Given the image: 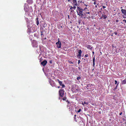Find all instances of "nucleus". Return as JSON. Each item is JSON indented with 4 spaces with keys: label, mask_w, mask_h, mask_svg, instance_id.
Instances as JSON below:
<instances>
[{
    "label": "nucleus",
    "mask_w": 126,
    "mask_h": 126,
    "mask_svg": "<svg viewBox=\"0 0 126 126\" xmlns=\"http://www.w3.org/2000/svg\"><path fill=\"white\" fill-rule=\"evenodd\" d=\"M27 2L29 4H32V0H27Z\"/></svg>",
    "instance_id": "nucleus-14"
},
{
    "label": "nucleus",
    "mask_w": 126,
    "mask_h": 126,
    "mask_svg": "<svg viewBox=\"0 0 126 126\" xmlns=\"http://www.w3.org/2000/svg\"><path fill=\"white\" fill-rule=\"evenodd\" d=\"M119 84V82H118V83H117V85L116 86V87L115 88H114V90H116V89H117V87L118 86V84Z\"/></svg>",
    "instance_id": "nucleus-25"
},
{
    "label": "nucleus",
    "mask_w": 126,
    "mask_h": 126,
    "mask_svg": "<svg viewBox=\"0 0 126 126\" xmlns=\"http://www.w3.org/2000/svg\"><path fill=\"white\" fill-rule=\"evenodd\" d=\"M78 0V2L79 3H82V0Z\"/></svg>",
    "instance_id": "nucleus-24"
},
{
    "label": "nucleus",
    "mask_w": 126,
    "mask_h": 126,
    "mask_svg": "<svg viewBox=\"0 0 126 126\" xmlns=\"http://www.w3.org/2000/svg\"><path fill=\"white\" fill-rule=\"evenodd\" d=\"M94 5H95V4H96V2H94Z\"/></svg>",
    "instance_id": "nucleus-41"
},
{
    "label": "nucleus",
    "mask_w": 126,
    "mask_h": 126,
    "mask_svg": "<svg viewBox=\"0 0 126 126\" xmlns=\"http://www.w3.org/2000/svg\"><path fill=\"white\" fill-rule=\"evenodd\" d=\"M68 19H69V15H68Z\"/></svg>",
    "instance_id": "nucleus-44"
},
{
    "label": "nucleus",
    "mask_w": 126,
    "mask_h": 126,
    "mask_svg": "<svg viewBox=\"0 0 126 126\" xmlns=\"http://www.w3.org/2000/svg\"><path fill=\"white\" fill-rule=\"evenodd\" d=\"M59 83L60 86L62 87L63 88H64L65 87V85L63 84V82L62 81H59Z\"/></svg>",
    "instance_id": "nucleus-12"
},
{
    "label": "nucleus",
    "mask_w": 126,
    "mask_h": 126,
    "mask_svg": "<svg viewBox=\"0 0 126 126\" xmlns=\"http://www.w3.org/2000/svg\"><path fill=\"white\" fill-rule=\"evenodd\" d=\"M122 8V7H121V8Z\"/></svg>",
    "instance_id": "nucleus-56"
},
{
    "label": "nucleus",
    "mask_w": 126,
    "mask_h": 126,
    "mask_svg": "<svg viewBox=\"0 0 126 126\" xmlns=\"http://www.w3.org/2000/svg\"><path fill=\"white\" fill-rule=\"evenodd\" d=\"M47 63L46 60H44L41 63V64L43 66H45Z\"/></svg>",
    "instance_id": "nucleus-8"
},
{
    "label": "nucleus",
    "mask_w": 126,
    "mask_h": 126,
    "mask_svg": "<svg viewBox=\"0 0 126 126\" xmlns=\"http://www.w3.org/2000/svg\"><path fill=\"white\" fill-rule=\"evenodd\" d=\"M84 5L85 6H87V5L86 4H84Z\"/></svg>",
    "instance_id": "nucleus-47"
},
{
    "label": "nucleus",
    "mask_w": 126,
    "mask_h": 126,
    "mask_svg": "<svg viewBox=\"0 0 126 126\" xmlns=\"http://www.w3.org/2000/svg\"><path fill=\"white\" fill-rule=\"evenodd\" d=\"M87 7H86L85 8H84L83 10L84 11H85L86 10H87Z\"/></svg>",
    "instance_id": "nucleus-29"
},
{
    "label": "nucleus",
    "mask_w": 126,
    "mask_h": 126,
    "mask_svg": "<svg viewBox=\"0 0 126 126\" xmlns=\"http://www.w3.org/2000/svg\"><path fill=\"white\" fill-rule=\"evenodd\" d=\"M97 6V5H96V6H95V7H96V8Z\"/></svg>",
    "instance_id": "nucleus-51"
},
{
    "label": "nucleus",
    "mask_w": 126,
    "mask_h": 126,
    "mask_svg": "<svg viewBox=\"0 0 126 126\" xmlns=\"http://www.w3.org/2000/svg\"><path fill=\"white\" fill-rule=\"evenodd\" d=\"M71 0H68V1L69 2H70L71 3H72V2H71Z\"/></svg>",
    "instance_id": "nucleus-33"
},
{
    "label": "nucleus",
    "mask_w": 126,
    "mask_h": 126,
    "mask_svg": "<svg viewBox=\"0 0 126 126\" xmlns=\"http://www.w3.org/2000/svg\"><path fill=\"white\" fill-rule=\"evenodd\" d=\"M80 60H79L78 61V63L79 64L80 63Z\"/></svg>",
    "instance_id": "nucleus-36"
},
{
    "label": "nucleus",
    "mask_w": 126,
    "mask_h": 126,
    "mask_svg": "<svg viewBox=\"0 0 126 126\" xmlns=\"http://www.w3.org/2000/svg\"><path fill=\"white\" fill-rule=\"evenodd\" d=\"M52 63V60H50L49 61V63Z\"/></svg>",
    "instance_id": "nucleus-34"
},
{
    "label": "nucleus",
    "mask_w": 126,
    "mask_h": 126,
    "mask_svg": "<svg viewBox=\"0 0 126 126\" xmlns=\"http://www.w3.org/2000/svg\"><path fill=\"white\" fill-rule=\"evenodd\" d=\"M57 79V81H58V83H59V81H60V80H59V79Z\"/></svg>",
    "instance_id": "nucleus-39"
},
{
    "label": "nucleus",
    "mask_w": 126,
    "mask_h": 126,
    "mask_svg": "<svg viewBox=\"0 0 126 126\" xmlns=\"http://www.w3.org/2000/svg\"><path fill=\"white\" fill-rule=\"evenodd\" d=\"M69 7H70V10H71L72 9H73L74 10H75L76 8V7L74 6H73V7L72 6H70Z\"/></svg>",
    "instance_id": "nucleus-13"
},
{
    "label": "nucleus",
    "mask_w": 126,
    "mask_h": 126,
    "mask_svg": "<svg viewBox=\"0 0 126 126\" xmlns=\"http://www.w3.org/2000/svg\"><path fill=\"white\" fill-rule=\"evenodd\" d=\"M50 85L52 87H55L56 86V85L55 84L54 81H52L50 82Z\"/></svg>",
    "instance_id": "nucleus-9"
},
{
    "label": "nucleus",
    "mask_w": 126,
    "mask_h": 126,
    "mask_svg": "<svg viewBox=\"0 0 126 126\" xmlns=\"http://www.w3.org/2000/svg\"><path fill=\"white\" fill-rule=\"evenodd\" d=\"M41 36H42L43 35V33H42L43 32L41 31Z\"/></svg>",
    "instance_id": "nucleus-40"
},
{
    "label": "nucleus",
    "mask_w": 126,
    "mask_h": 126,
    "mask_svg": "<svg viewBox=\"0 0 126 126\" xmlns=\"http://www.w3.org/2000/svg\"><path fill=\"white\" fill-rule=\"evenodd\" d=\"M102 7H103V8L104 9L106 7L104 6H102Z\"/></svg>",
    "instance_id": "nucleus-37"
},
{
    "label": "nucleus",
    "mask_w": 126,
    "mask_h": 126,
    "mask_svg": "<svg viewBox=\"0 0 126 126\" xmlns=\"http://www.w3.org/2000/svg\"><path fill=\"white\" fill-rule=\"evenodd\" d=\"M46 39V38H45V39Z\"/></svg>",
    "instance_id": "nucleus-55"
},
{
    "label": "nucleus",
    "mask_w": 126,
    "mask_h": 126,
    "mask_svg": "<svg viewBox=\"0 0 126 126\" xmlns=\"http://www.w3.org/2000/svg\"><path fill=\"white\" fill-rule=\"evenodd\" d=\"M89 104V102H84V103L82 102V104L83 105H84V104H85L86 105H88Z\"/></svg>",
    "instance_id": "nucleus-20"
},
{
    "label": "nucleus",
    "mask_w": 126,
    "mask_h": 126,
    "mask_svg": "<svg viewBox=\"0 0 126 126\" xmlns=\"http://www.w3.org/2000/svg\"><path fill=\"white\" fill-rule=\"evenodd\" d=\"M114 81L115 82V84H116L117 83V81L116 80H115Z\"/></svg>",
    "instance_id": "nucleus-35"
},
{
    "label": "nucleus",
    "mask_w": 126,
    "mask_h": 126,
    "mask_svg": "<svg viewBox=\"0 0 126 126\" xmlns=\"http://www.w3.org/2000/svg\"><path fill=\"white\" fill-rule=\"evenodd\" d=\"M102 17H103L104 19H106L107 17L106 15H102Z\"/></svg>",
    "instance_id": "nucleus-22"
},
{
    "label": "nucleus",
    "mask_w": 126,
    "mask_h": 126,
    "mask_svg": "<svg viewBox=\"0 0 126 126\" xmlns=\"http://www.w3.org/2000/svg\"><path fill=\"white\" fill-rule=\"evenodd\" d=\"M80 89L78 86L76 84H74L72 87L71 90L73 92L77 93L80 90Z\"/></svg>",
    "instance_id": "nucleus-1"
},
{
    "label": "nucleus",
    "mask_w": 126,
    "mask_h": 126,
    "mask_svg": "<svg viewBox=\"0 0 126 126\" xmlns=\"http://www.w3.org/2000/svg\"><path fill=\"white\" fill-rule=\"evenodd\" d=\"M82 53V51L81 49H79L78 50L79 54L78 55V57H79V58H80L81 56V54Z\"/></svg>",
    "instance_id": "nucleus-10"
},
{
    "label": "nucleus",
    "mask_w": 126,
    "mask_h": 126,
    "mask_svg": "<svg viewBox=\"0 0 126 126\" xmlns=\"http://www.w3.org/2000/svg\"><path fill=\"white\" fill-rule=\"evenodd\" d=\"M93 1H94V2H96V0H93Z\"/></svg>",
    "instance_id": "nucleus-46"
},
{
    "label": "nucleus",
    "mask_w": 126,
    "mask_h": 126,
    "mask_svg": "<svg viewBox=\"0 0 126 126\" xmlns=\"http://www.w3.org/2000/svg\"><path fill=\"white\" fill-rule=\"evenodd\" d=\"M32 47H38L37 42L35 40H33L32 43Z\"/></svg>",
    "instance_id": "nucleus-4"
},
{
    "label": "nucleus",
    "mask_w": 126,
    "mask_h": 126,
    "mask_svg": "<svg viewBox=\"0 0 126 126\" xmlns=\"http://www.w3.org/2000/svg\"><path fill=\"white\" fill-rule=\"evenodd\" d=\"M87 48L89 49L92 50V47H91V46L90 45H88L87 46Z\"/></svg>",
    "instance_id": "nucleus-15"
},
{
    "label": "nucleus",
    "mask_w": 126,
    "mask_h": 126,
    "mask_svg": "<svg viewBox=\"0 0 126 126\" xmlns=\"http://www.w3.org/2000/svg\"><path fill=\"white\" fill-rule=\"evenodd\" d=\"M57 47L59 48H61V41L59 40V39H58V41L56 43Z\"/></svg>",
    "instance_id": "nucleus-7"
},
{
    "label": "nucleus",
    "mask_w": 126,
    "mask_h": 126,
    "mask_svg": "<svg viewBox=\"0 0 126 126\" xmlns=\"http://www.w3.org/2000/svg\"><path fill=\"white\" fill-rule=\"evenodd\" d=\"M121 11L122 13L124 14V15L126 16V10L125 9H122Z\"/></svg>",
    "instance_id": "nucleus-11"
},
{
    "label": "nucleus",
    "mask_w": 126,
    "mask_h": 126,
    "mask_svg": "<svg viewBox=\"0 0 126 126\" xmlns=\"http://www.w3.org/2000/svg\"><path fill=\"white\" fill-rule=\"evenodd\" d=\"M81 79V77H78L77 78V80H79Z\"/></svg>",
    "instance_id": "nucleus-27"
},
{
    "label": "nucleus",
    "mask_w": 126,
    "mask_h": 126,
    "mask_svg": "<svg viewBox=\"0 0 126 126\" xmlns=\"http://www.w3.org/2000/svg\"><path fill=\"white\" fill-rule=\"evenodd\" d=\"M71 2H72L71 3L75 7L77 6H77H79L76 0H72Z\"/></svg>",
    "instance_id": "nucleus-5"
},
{
    "label": "nucleus",
    "mask_w": 126,
    "mask_h": 126,
    "mask_svg": "<svg viewBox=\"0 0 126 126\" xmlns=\"http://www.w3.org/2000/svg\"><path fill=\"white\" fill-rule=\"evenodd\" d=\"M123 21H125V23H126V20H123Z\"/></svg>",
    "instance_id": "nucleus-42"
},
{
    "label": "nucleus",
    "mask_w": 126,
    "mask_h": 126,
    "mask_svg": "<svg viewBox=\"0 0 126 126\" xmlns=\"http://www.w3.org/2000/svg\"><path fill=\"white\" fill-rule=\"evenodd\" d=\"M126 83V81L124 79L121 82V84H125Z\"/></svg>",
    "instance_id": "nucleus-17"
},
{
    "label": "nucleus",
    "mask_w": 126,
    "mask_h": 126,
    "mask_svg": "<svg viewBox=\"0 0 126 126\" xmlns=\"http://www.w3.org/2000/svg\"><path fill=\"white\" fill-rule=\"evenodd\" d=\"M59 99H60V97L59 98Z\"/></svg>",
    "instance_id": "nucleus-57"
},
{
    "label": "nucleus",
    "mask_w": 126,
    "mask_h": 126,
    "mask_svg": "<svg viewBox=\"0 0 126 126\" xmlns=\"http://www.w3.org/2000/svg\"><path fill=\"white\" fill-rule=\"evenodd\" d=\"M95 58H94V57L93 58V66H94V65H95V63H94V62H95Z\"/></svg>",
    "instance_id": "nucleus-19"
},
{
    "label": "nucleus",
    "mask_w": 126,
    "mask_h": 126,
    "mask_svg": "<svg viewBox=\"0 0 126 126\" xmlns=\"http://www.w3.org/2000/svg\"><path fill=\"white\" fill-rule=\"evenodd\" d=\"M60 87V86H58V87H57V88H59Z\"/></svg>",
    "instance_id": "nucleus-49"
},
{
    "label": "nucleus",
    "mask_w": 126,
    "mask_h": 126,
    "mask_svg": "<svg viewBox=\"0 0 126 126\" xmlns=\"http://www.w3.org/2000/svg\"><path fill=\"white\" fill-rule=\"evenodd\" d=\"M89 89L88 88H87V89Z\"/></svg>",
    "instance_id": "nucleus-54"
},
{
    "label": "nucleus",
    "mask_w": 126,
    "mask_h": 126,
    "mask_svg": "<svg viewBox=\"0 0 126 126\" xmlns=\"http://www.w3.org/2000/svg\"><path fill=\"white\" fill-rule=\"evenodd\" d=\"M27 31L29 32H31V30H30V29H28L27 30Z\"/></svg>",
    "instance_id": "nucleus-28"
},
{
    "label": "nucleus",
    "mask_w": 126,
    "mask_h": 126,
    "mask_svg": "<svg viewBox=\"0 0 126 126\" xmlns=\"http://www.w3.org/2000/svg\"><path fill=\"white\" fill-rule=\"evenodd\" d=\"M122 112H121L119 114V115H121L122 114Z\"/></svg>",
    "instance_id": "nucleus-45"
},
{
    "label": "nucleus",
    "mask_w": 126,
    "mask_h": 126,
    "mask_svg": "<svg viewBox=\"0 0 126 126\" xmlns=\"http://www.w3.org/2000/svg\"><path fill=\"white\" fill-rule=\"evenodd\" d=\"M88 56V55L87 54H86L85 55V57H87Z\"/></svg>",
    "instance_id": "nucleus-31"
},
{
    "label": "nucleus",
    "mask_w": 126,
    "mask_h": 126,
    "mask_svg": "<svg viewBox=\"0 0 126 126\" xmlns=\"http://www.w3.org/2000/svg\"><path fill=\"white\" fill-rule=\"evenodd\" d=\"M125 79L126 81V78Z\"/></svg>",
    "instance_id": "nucleus-52"
},
{
    "label": "nucleus",
    "mask_w": 126,
    "mask_h": 126,
    "mask_svg": "<svg viewBox=\"0 0 126 126\" xmlns=\"http://www.w3.org/2000/svg\"><path fill=\"white\" fill-rule=\"evenodd\" d=\"M119 21L118 20H116V22H118Z\"/></svg>",
    "instance_id": "nucleus-43"
},
{
    "label": "nucleus",
    "mask_w": 126,
    "mask_h": 126,
    "mask_svg": "<svg viewBox=\"0 0 126 126\" xmlns=\"http://www.w3.org/2000/svg\"><path fill=\"white\" fill-rule=\"evenodd\" d=\"M114 33L115 35H116L117 34V32H114Z\"/></svg>",
    "instance_id": "nucleus-32"
},
{
    "label": "nucleus",
    "mask_w": 126,
    "mask_h": 126,
    "mask_svg": "<svg viewBox=\"0 0 126 126\" xmlns=\"http://www.w3.org/2000/svg\"><path fill=\"white\" fill-rule=\"evenodd\" d=\"M123 17L124 18H126V16H123Z\"/></svg>",
    "instance_id": "nucleus-50"
},
{
    "label": "nucleus",
    "mask_w": 126,
    "mask_h": 126,
    "mask_svg": "<svg viewBox=\"0 0 126 126\" xmlns=\"http://www.w3.org/2000/svg\"><path fill=\"white\" fill-rule=\"evenodd\" d=\"M81 110V109H79V110L77 112L78 113L79 112H80Z\"/></svg>",
    "instance_id": "nucleus-30"
},
{
    "label": "nucleus",
    "mask_w": 126,
    "mask_h": 126,
    "mask_svg": "<svg viewBox=\"0 0 126 126\" xmlns=\"http://www.w3.org/2000/svg\"><path fill=\"white\" fill-rule=\"evenodd\" d=\"M92 53H93V54H94V51H93V52H92Z\"/></svg>",
    "instance_id": "nucleus-48"
},
{
    "label": "nucleus",
    "mask_w": 126,
    "mask_h": 126,
    "mask_svg": "<svg viewBox=\"0 0 126 126\" xmlns=\"http://www.w3.org/2000/svg\"><path fill=\"white\" fill-rule=\"evenodd\" d=\"M38 18L37 17L36 18V24L37 26L39 24V21H38Z\"/></svg>",
    "instance_id": "nucleus-18"
},
{
    "label": "nucleus",
    "mask_w": 126,
    "mask_h": 126,
    "mask_svg": "<svg viewBox=\"0 0 126 126\" xmlns=\"http://www.w3.org/2000/svg\"><path fill=\"white\" fill-rule=\"evenodd\" d=\"M76 115L75 114V115H74V120L76 122H77V121L78 120V119H79V118H78V117H77V118H78V119H77V118L76 117Z\"/></svg>",
    "instance_id": "nucleus-16"
},
{
    "label": "nucleus",
    "mask_w": 126,
    "mask_h": 126,
    "mask_svg": "<svg viewBox=\"0 0 126 126\" xmlns=\"http://www.w3.org/2000/svg\"><path fill=\"white\" fill-rule=\"evenodd\" d=\"M66 99L67 97L66 96L62 98V99L63 100H66Z\"/></svg>",
    "instance_id": "nucleus-23"
},
{
    "label": "nucleus",
    "mask_w": 126,
    "mask_h": 126,
    "mask_svg": "<svg viewBox=\"0 0 126 126\" xmlns=\"http://www.w3.org/2000/svg\"><path fill=\"white\" fill-rule=\"evenodd\" d=\"M92 85V84H89L87 85V86H86V87H91V86Z\"/></svg>",
    "instance_id": "nucleus-21"
},
{
    "label": "nucleus",
    "mask_w": 126,
    "mask_h": 126,
    "mask_svg": "<svg viewBox=\"0 0 126 126\" xmlns=\"http://www.w3.org/2000/svg\"><path fill=\"white\" fill-rule=\"evenodd\" d=\"M66 102L68 103H70L69 101L68 100H66Z\"/></svg>",
    "instance_id": "nucleus-38"
},
{
    "label": "nucleus",
    "mask_w": 126,
    "mask_h": 126,
    "mask_svg": "<svg viewBox=\"0 0 126 126\" xmlns=\"http://www.w3.org/2000/svg\"><path fill=\"white\" fill-rule=\"evenodd\" d=\"M78 68H79V69H80V68L79 67H78Z\"/></svg>",
    "instance_id": "nucleus-53"
},
{
    "label": "nucleus",
    "mask_w": 126,
    "mask_h": 126,
    "mask_svg": "<svg viewBox=\"0 0 126 126\" xmlns=\"http://www.w3.org/2000/svg\"><path fill=\"white\" fill-rule=\"evenodd\" d=\"M68 62L70 64H73V63L72 62L69 61H68Z\"/></svg>",
    "instance_id": "nucleus-26"
},
{
    "label": "nucleus",
    "mask_w": 126,
    "mask_h": 126,
    "mask_svg": "<svg viewBox=\"0 0 126 126\" xmlns=\"http://www.w3.org/2000/svg\"><path fill=\"white\" fill-rule=\"evenodd\" d=\"M77 13L78 15H79V16L82 17L83 15V10L79 6H77Z\"/></svg>",
    "instance_id": "nucleus-2"
},
{
    "label": "nucleus",
    "mask_w": 126,
    "mask_h": 126,
    "mask_svg": "<svg viewBox=\"0 0 126 126\" xmlns=\"http://www.w3.org/2000/svg\"><path fill=\"white\" fill-rule=\"evenodd\" d=\"M89 10H87L85 11H84L83 13L84 15L87 18H90V13L89 11Z\"/></svg>",
    "instance_id": "nucleus-3"
},
{
    "label": "nucleus",
    "mask_w": 126,
    "mask_h": 126,
    "mask_svg": "<svg viewBox=\"0 0 126 126\" xmlns=\"http://www.w3.org/2000/svg\"><path fill=\"white\" fill-rule=\"evenodd\" d=\"M64 91L63 89H61L59 91V95L61 97H63Z\"/></svg>",
    "instance_id": "nucleus-6"
}]
</instances>
